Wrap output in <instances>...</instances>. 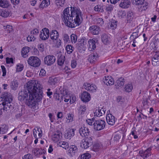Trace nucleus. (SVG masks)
I'll list each match as a JSON object with an SVG mask.
<instances>
[{"label":"nucleus","mask_w":159,"mask_h":159,"mask_svg":"<svg viewBox=\"0 0 159 159\" xmlns=\"http://www.w3.org/2000/svg\"><path fill=\"white\" fill-rule=\"evenodd\" d=\"M66 8L64 10L61 17L65 25L70 28H74L79 26L82 22L83 14L80 9L76 7Z\"/></svg>","instance_id":"obj_1"},{"label":"nucleus","mask_w":159,"mask_h":159,"mask_svg":"<svg viewBox=\"0 0 159 159\" xmlns=\"http://www.w3.org/2000/svg\"><path fill=\"white\" fill-rule=\"evenodd\" d=\"M42 86L39 82L37 80H30L25 85V89L21 91L19 93V100H22V98L28 97L29 95L38 96L37 98L40 100L43 97V92L42 90Z\"/></svg>","instance_id":"obj_2"},{"label":"nucleus","mask_w":159,"mask_h":159,"mask_svg":"<svg viewBox=\"0 0 159 159\" xmlns=\"http://www.w3.org/2000/svg\"><path fill=\"white\" fill-rule=\"evenodd\" d=\"M34 96H32V95H29L28 96V97L26 98H22V100H19L21 101H22L24 100H25L27 101V103L28 106L31 108H33L34 109H36V104L37 103V102L41 101L43 97H41L40 100H39L37 98L38 97V96H35L36 98L34 97Z\"/></svg>","instance_id":"obj_3"},{"label":"nucleus","mask_w":159,"mask_h":159,"mask_svg":"<svg viewBox=\"0 0 159 159\" xmlns=\"http://www.w3.org/2000/svg\"><path fill=\"white\" fill-rule=\"evenodd\" d=\"M131 2L134 5L138 6L140 12L145 11L148 7V4L145 0H131Z\"/></svg>","instance_id":"obj_4"},{"label":"nucleus","mask_w":159,"mask_h":159,"mask_svg":"<svg viewBox=\"0 0 159 159\" xmlns=\"http://www.w3.org/2000/svg\"><path fill=\"white\" fill-rule=\"evenodd\" d=\"M78 40L79 43L76 46L77 49L79 52H82L85 50L88 40L85 37H83Z\"/></svg>","instance_id":"obj_5"},{"label":"nucleus","mask_w":159,"mask_h":159,"mask_svg":"<svg viewBox=\"0 0 159 159\" xmlns=\"http://www.w3.org/2000/svg\"><path fill=\"white\" fill-rule=\"evenodd\" d=\"M94 129L99 131L103 129L105 127L106 122L104 120H98L95 121L93 124Z\"/></svg>","instance_id":"obj_6"},{"label":"nucleus","mask_w":159,"mask_h":159,"mask_svg":"<svg viewBox=\"0 0 159 159\" xmlns=\"http://www.w3.org/2000/svg\"><path fill=\"white\" fill-rule=\"evenodd\" d=\"M28 64L34 67L39 66L40 64L39 59L36 57L32 56L30 57L28 60Z\"/></svg>","instance_id":"obj_7"},{"label":"nucleus","mask_w":159,"mask_h":159,"mask_svg":"<svg viewBox=\"0 0 159 159\" xmlns=\"http://www.w3.org/2000/svg\"><path fill=\"white\" fill-rule=\"evenodd\" d=\"M12 98L10 93L7 92H4L1 95L0 98V104L4 102H12Z\"/></svg>","instance_id":"obj_8"},{"label":"nucleus","mask_w":159,"mask_h":159,"mask_svg":"<svg viewBox=\"0 0 159 159\" xmlns=\"http://www.w3.org/2000/svg\"><path fill=\"white\" fill-rule=\"evenodd\" d=\"M56 58L52 55H50L46 56L44 58V62L47 66L53 65L55 62Z\"/></svg>","instance_id":"obj_9"},{"label":"nucleus","mask_w":159,"mask_h":159,"mask_svg":"<svg viewBox=\"0 0 159 159\" xmlns=\"http://www.w3.org/2000/svg\"><path fill=\"white\" fill-rule=\"evenodd\" d=\"M11 102H4L2 104H0V106L2 107L4 111L10 112L14 108L13 105Z\"/></svg>","instance_id":"obj_10"},{"label":"nucleus","mask_w":159,"mask_h":159,"mask_svg":"<svg viewBox=\"0 0 159 159\" xmlns=\"http://www.w3.org/2000/svg\"><path fill=\"white\" fill-rule=\"evenodd\" d=\"M93 140L91 137H87L84 141L82 140L80 144L81 147L87 149L92 144Z\"/></svg>","instance_id":"obj_11"},{"label":"nucleus","mask_w":159,"mask_h":159,"mask_svg":"<svg viewBox=\"0 0 159 159\" xmlns=\"http://www.w3.org/2000/svg\"><path fill=\"white\" fill-rule=\"evenodd\" d=\"M49 34L48 29L46 28H44L41 31L39 35L40 38L43 40H46L49 37Z\"/></svg>","instance_id":"obj_12"},{"label":"nucleus","mask_w":159,"mask_h":159,"mask_svg":"<svg viewBox=\"0 0 159 159\" xmlns=\"http://www.w3.org/2000/svg\"><path fill=\"white\" fill-rule=\"evenodd\" d=\"M89 30L92 34L95 35L98 34L101 31L100 27L98 25H94L90 26Z\"/></svg>","instance_id":"obj_13"},{"label":"nucleus","mask_w":159,"mask_h":159,"mask_svg":"<svg viewBox=\"0 0 159 159\" xmlns=\"http://www.w3.org/2000/svg\"><path fill=\"white\" fill-rule=\"evenodd\" d=\"M152 150L151 148H149L145 150H142L139 152V155L143 159L147 158L150 155V152Z\"/></svg>","instance_id":"obj_14"},{"label":"nucleus","mask_w":159,"mask_h":159,"mask_svg":"<svg viewBox=\"0 0 159 159\" xmlns=\"http://www.w3.org/2000/svg\"><path fill=\"white\" fill-rule=\"evenodd\" d=\"M154 56L152 60V64L154 66L159 65V52H155L153 53Z\"/></svg>","instance_id":"obj_15"},{"label":"nucleus","mask_w":159,"mask_h":159,"mask_svg":"<svg viewBox=\"0 0 159 159\" xmlns=\"http://www.w3.org/2000/svg\"><path fill=\"white\" fill-rule=\"evenodd\" d=\"M78 152V148L75 145H71L70 146L68 150V155L70 157H72L75 156Z\"/></svg>","instance_id":"obj_16"},{"label":"nucleus","mask_w":159,"mask_h":159,"mask_svg":"<svg viewBox=\"0 0 159 159\" xmlns=\"http://www.w3.org/2000/svg\"><path fill=\"white\" fill-rule=\"evenodd\" d=\"M103 81L104 83L107 85H112L114 83V80L111 76H105Z\"/></svg>","instance_id":"obj_17"},{"label":"nucleus","mask_w":159,"mask_h":159,"mask_svg":"<svg viewBox=\"0 0 159 159\" xmlns=\"http://www.w3.org/2000/svg\"><path fill=\"white\" fill-rule=\"evenodd\" d=\"M79 133L83 137L88 136L89 135L90 132L89 129L86 127H81L79 129Z\"/></svg>","instance_id":"obj_18"},{"label":"nucleus","mask_w":159,"mask_h":159,"mask_svg":"<svg viewBox=\"0 0 159 159\" xmlns=\"http://www.w3.org/2000/svg\"><path fill=\"white\" fill-rule=\"evenodd\" d=\"M106 109L103 107L97 108L96 111L94 112V115L95 116L97 117H100L105 115V113Z\"/></svg>","instance_id":"obj_19"},{"label":"nucleus","mask_w":159,"mask_h":159,"mask_svg":"<svg viewBox=\"0 0 159 159\" xmlns=\"http://www.w3.org/2000/svg\"><path fill=\"white\" fill-rule=\"evenodd\" d=\"M81 100L83 102H88L90 100V95L88 92L84 91L81 94Z\"/></svg>","instance_id":"obj_20"},{"label":"nucleus","mask_w":159,"mask_h":159,"mask_svg":"<svg viewBox=\"0 0 159 159\" xmlns=\"http://www.w3.org/2000/svg\"><path fill=\"white\" fill-rule=\"evenodd\" d=\"M106 119L108 124L109 125H113L115 122V117L111 114L107 115Z\"/></svg>","instance_id":"obj_21"},{"label":"nucleus","mask_w":159,"mask_h":159,"mask_svg":"<svg viewBox=\"0 0 159 159\" xmlns=\"http://www.w3.org/2000/svg\"><path fill=\"white\" fill-rule=\"evenodd\" d=\"M101 39L102 42L105 44L109 43L111 41L110 36L106 33H102L101 35Z\"/></svg>","instance_id":"obj_22"},{"label":"nucleus","mask_w":159,"mask_h":159,"mask_svg":"<svg viewBox=\"0 0 159 159\" xmlns=\"http://www.w3.org/2000/svg\"><path fill=\"white\" fill-rule=\"evenodd\" d=\"M84 88L86 90L92 92L96 91L97 87L93 84H90L88 83H85L84 84Z\"/></svg>","instance_id":"obj_23"},{"label":"nucleus","mask_w":159,"mask_h":159,"mask_svg":"<svg viewBox=\"0 0 159 159\" xmlns=\"http://www.w3.org/2000/svg\"><path fill=\"white\" fill-rule=\"evenodd\" d=\"M62 134L58 131H55L52 136V140L55 142L59 141L61 137Z\"/></svg>","instance_id":"obj_24"},{"label":"nucleus","mask_w":159,"mask_h":159,"mask_svg":"<svg viewBox=\"0 0 159 159\" xmlns=\"http://www.w3.org/2000/svg\"><path fill=\"white\" fill-rule=\"evenodd\" d=\"M49 36L51 39L54 42L55 40H57L58 38V32L56 30H52L50 33Z\"/></svg>","instance_id":"obj_25"},{"label":"nucleus","mask_w":159,"mask_h":159,"mask_svg":"<svg viewBox=\"0 0 159 159\" xmlns=\"http://www.w3.org/2000/svg\"><path fill=\"white\" fill-rule=\"evenodd\" d=\"M98 57L97 53H93L89 55L88 60L90 63H94L98 59Z\"/></svg>","instance_id":"obj_26"},{"label":"nucleus","mask_w":159,"mask_h":159,"mask_svg":"<svg viewBox=\"0 0 159 159\" xmlns=\"http://www.w3.org/2000/svg\"><path fill=\"white\" fill-rule=\"evenodd\" d=\"M131 2L129 0H122L120 4V6L122 8H127L130 5Z\"/></svg>","instance_id":"obj_27"},{"label":"nucleus","mask_w":159,"mask_h":159,"mask_svg":"<svg viewBox=\"0 0 159 159\" xmlns=\"http://www.w3.org/2000/svg\"><path fill=\"white\" fill-rule=\"evenodd\" d=\"M88 43L89 44V50L91 51L93 50H94L96 48V42L93 39H90L88 41Z\"/></svg>","instance_id":"obj_28"},{"label":"nucleus","mask_w":159,"mask_h":159,"mask_svg":"<svg viewBox=\"0 0 159 159\" xmlns=\"http://www.w3.org/2000/svg\"><path fill=\"white\" fill-rule=\"evenodd\" d=\"M58 64L59 65L61 66L64 63L65 57L64 56L62 55V53L61 52H60L58 53Z\"/></svg>","instance_id":"obj_29"},{"label":"nucleus","mask_w":159,"mask_h":159,"mask_svg":"<svg viewBox=\"0 0 159 159\" xmlns=\"http://www.w3.org/2000/svg\"><path fill=\"white\" fill-rule=\"evenodd\" d=\"M75 130L74 129H70L65 134V138L66 139H70L75 135Z\"/></svg>","instance_id":"obj_30"},{"label":"nucleus","mask_w":159,"mask_h":159,"mask_svg":"<svg viewBox=\"0 0 159 159\" xmlns=\"http://www.w3.org/2000/svg\"><path fill=\"white\" fill-rule=\"evenodd\" d=\"M58 81V78L57 77L53 76L49 78L48 83L50 85H55L57 83Z\"/></svg>","instance_id":"obj_31"},{"label":"nucleus","mask_w":159,"mask_h":159,"mask_svg":"<svg viewBox=\"0 0 159 159\" xmlns=\"http://www.w3.org/2000/svg\"><path fill=\"white\" fill-rule=\"evenodd\" d=\"M135 17V15L133 12L131 11L128 12L127 16V20L129 23H130L133 20Z\"/></svg>","instance_id":"obj_32"},{"label":"nucleus","mask_w":159,"mask_h":159,"mask_svg":"<svg viewBox=\"0 0 159 159\" xmlns=\"http://www.w3.org/2000/svg\"><path fill=\"white\" fill-rule=\"evenodd\" d=\"M116 85L118 88L122 87L125 84L124 79L123 78H120L116 81Z\"/></svg>","instance_id":"obj_33"},{"label":"nucleus","mask_w":159,"mask_h":159,"mask_svg":"<svg viewBox=\"0 0 159 159\" xmlns=\"http://www.w3.org/2000/svg\"><path fill=\"white\" fill-rule=\"evenodd\" d=\"M30 51L29 48L25 47L23 48L21 51L22 56L24 58H26L28 56V53Z\"/></svg>","instance_id":"obj_34"},{"label":"nucleus","mask_w":159,"mask_h":159,"mask_svg":"<svg viewBox=\"0 0 159 159\" xmlns=\"http://www.w3.org/2000/svg\"><path fill=\"white\" fill-rule=\"evenodd\" d=\"M50 4L49 0H43L39 5V7L40 8L43 9L45 7H48Z\"/></svg>","instance_id":"obj_35"},{"label":"nucleus","mask_w":159,"mask_h":159,"mask_svg":"<svg viewBox=\"0 0 159 159\" xmlns=\"http://www.w3.org/2000/svg\"><path fill=\"white\" fill-rule=\"evenodd\" d=\"M8 129V127L5 124H3L0 125V134H4L6 132Z\"/></svg>","instance_id":"obj_36"},{"label":"nucleus","mask_w":159,"mask_h":159,"mask_svg":"<svg viewBox=\"0 0 159 159\" xmlns=\"http://www.w3.org/2000/svg\"><path fill=\"white\" fill-rule=\"evenodd\" d=\"M9 3L7 0H0V6L3 8L7 7Z\"/></svg>","instance_id":"obj_37"},{"label":"nucleus","mask_w":159,"mask_h":159,"mask_svg":"<svg viewBox=\"0 0 159 159\" xmlns=\"http://www.w3.org/2000/svg\"><path fill=\"white\" fill-rule=\"evenodd\" d=\"M67 122L68 123L72 122L74 119V115L72 113H69L67 114V116L66 118Z\"/></svg>","instance_id":"obj_38"},{"label":"nucleus","mask_w":159,"mask_h":159,"mask_svg":"<svg viewBox=\"0 0 159 159\" xmlns=\"http://www.w3.org/2000/svg\"><path fill=\"white\" fill-rule=\"evenodd\" d=\"M79 110V112L80 114H83L84 113L86 108L85 105H82L80 106L78 109Z\"/></svg>","instance_id":"obj_39"},{"label":"nucleus","mask_w":159,"mask_h":159,"mask_svg":"<svg viewBox=\"0 0 159 159\" xmlns=\"http://www.w3.org/2000/svg\"><path fill=\"white\" fill-rule=\"evenodd\" d=\"M9 13L8 11L2 9L0 10V16H1L4 17H7L9 16Z\"/></svg>","instance_id":"obj_40"},{"label":"nucleus","mask_w":159,"mask_h":159,"mask_svg":"<svg viewBox=\"0 0 159 159\" xmlns=\"http://www.w3.org/2000/svg\"><path fill=\"white\" fill-rule=\"evenodd\" d=\"M117 21L114 20H112L111 21L110 27L112 29H115L116 28L117 26Z\"/></svg>","instance_id":"obj_41"},{"label":"nucleus","mask_w":159,"mask_h":159,"mask_svg":"<svg viewBox=\"0 0 159 159\" xmlns=\"http://www.w3.org/2000/svg\"><path fill=\"white\" fill-rule=\"evenodd\" d=\"M19 83L17 80H14L11 83V86L12 89H15L16 88L18 87Z\"/></svg>","instance_id":"obj_42"},{"label":"nucleus","mask_w":159,"mask_h":159,"mask_svg":"<svg viewBox=\"0 0 159 159\" xmlns=\"http://www.w3.org/2000/svg\"><path fill=\"white\" fill-rule=\"evenodd\" d=\"M59 145L63 148L66 149L69 147V144L67 142L61 141L59 142Z\"/></svg>","instance_id":"obj_43"},{"label":"nucleus","mask_w":159,"mask_h":159,"mask_svg":"<svg viewBox=\"0 0 159 159\" xmlns=\"http://www.w3.org/2000/svg\"><path fill=\"white\" fill-rule=\"evenodd\" d=\"M74 48L71 45H68L66 47V50L68 54L71 53L74 50Z\"/></svg>","instance_id":"obj_44"},{"label":"nucleus","mask_w":159,"mask_h":159,"mask_svg":"<svg viewBox=\"0 0 159 159\" xmlns=\"http://www.w3.org/2000/svg\"><path fill=\"white\" fill-rule=\"evenodd\" d=\"M61 94V98L62 100H63V98L64 96L68 94L67 91L66 89L63 88L60 90Z\"/></svg>","instance_id":"obj_45"},{"label":"nucleus","mask_w":159,"mask_h":159,"mask_svg":"<svg viewBox=\"0 0 159 159\" xmlns=\"http://www.w3.org/2000/svg\"><path fill=\"white\" fill-rule=\"evenodd\" d=\"M133 87L131 84H128L125 85V90L128 92L131 91Z\"/></svg>","instance_id":"obj_46"},{"label":"nucleus","mask_w":159,"mask_h":159,"mask_svg":"<svg viewBox=\"0 0 159 159\" xmlns=\"http://www.w3.org/2000/svg\"><path fill=\"white\" fill-rule=\"evenodd\" d=\"M91 157V155L89 153H86L82 154L81 156V159H89Z\"/></svg>","instance_id":"obj_47"},{"label":"nucleus","mask_w":159,"mask_h":159,"mask_svg":"<svg viewBox=\"0 0 159 159\" xmlns=\"http://www.w3.org/2000/svg\"><path fill=\"white\" fill-rule=\"evenodd\" d=\"M102 147L101 144L99 143H96L93 145V149L95 151H97L99 149L101 148Z\"/></svg>","instance_id":"obj_48"},{"label":"nucleus","mask_w":159,"mask_h":159,"mask_svg":"<svg viewBox=\"0 0 159 159\" xmlns=\"http://www.w3.org/2000/svg\"><path fill=\"white\" fill-rule=\"evenodd\" d=\"M39 33V30L36 28L33 29L30 32V34L33 35L35 36V37L38 35Z\"/></svg>","instance_id":"obj_49"},{"label":"nucleus","mask_w":159,"mask_h":159,"mask_svg":"<svg viewBox=\"0 0 159 159\" xmlns=\"http://www.w3.org/2000/svg\"><path fill=\"white\" fill-rule=\"evenodd\" d=\"M70 38L72 43H75L77 39V36L75 34H72L70 35Z\"/></svg>","instance_id":"obj_50"},{"label":"nucleus","mask_w":159,"mask_h":159,"mask_svg":"<svg viewBox=\"0 0 159 159\" xmlns=\"http://www.w3.org/2000/svg\"><path fill=\"white\" fill-rule=\"evenodd\" d=\"M62 38L65 43L69 41V36L66 34H63Z\"/></svg>","instance_id":"obj_51"},{"label":"nucleus","mask_w":159,"mask_h":159,"mask_svg":"<svg viewBox=\"0 0 159 159\" xmlns=\"http://www.w3.org/2000/svg\"><path fill=\"white\" fill-rule=\"evenodd\" d=\"M96 23L99 25L102 26L104 24V21L102 19L99 18L97 19Z\"/></svg>","instance_id":"obj_52"},{"label":"nucleus","mask_w":159,"mask_h":159,"mask_svg":"<svg viewBox=\"0 0 159 159\" xmlns=\"http://www.w3.org/2000/svg\"><path fill=\"white\" fill-rule=\"evenodd\" d=\"M113 7L112 5H109L106 7V10L108 13L111 12L113 9Z\"/></svg>","instance_id":"obj_53"},{"label":"nucleus","mask_w":159,"mask_h":159,"mask_svg":"<svg viewBox=\"0 0 159 159\" xmlns=\"http://www.w3.org/2000/svg\"><path fill=\"white\" fill-rule=\"evenodd\" d=\"M96 120H94L93 118L91 119H88L87 120H86L87 123L90 125H92L94 122Z\"/></svg>","instance_id":"obj_54"},{"label":"nucleus","mask_w":159,"mask_h":159,"mask_svg":"<svg viewBox=\"0 0 159 159\" xmlns=\"http://www.w3.org/2000/svg\"><path fill=\"white\" fill-rule=\"evenodd\" d=\"M36 38L35 36L31 34V35L30 36H29L27 37V40L28 42H32L34 41L35 39Z\"/></svg>","instance_id":"obj_55"},{"label":"nucleus","mask_w":159,"mask_h":159,"mask_svg":"<svg viewBox=\"0 0 159 159\" xmlns=\"http://www.w3.org/2000/svg\"><path fill=\"white\" fill-rule=\"evenodd\" d=\"M55 1L57 5L60 6L63 5L65 3V0H55Z\"/></svg>","instance_id":"obj_56"},{"label":"nucleus","mask_w":159,"mask_h":159,"mask_svg":"<svg viewBox=\"0 0 159 159\" xmlns=\"http://www.w3.org/2000/svg\"><path fill=\"white\" fill-rule=\"evenodd\" d=\"M38 48L39 50L40 51L43 52L44 49V45L43 43H40L38 46Z\"/></svg>","instance_id":"obj_57"},{"label":"nucleus","mask_w":159,"mask_h":159,"mask_svg":"<svg viewBox=\"0 0 159 159\" xmlns=\"http://www.w3.org/2000/svg\"><path fill=\"white\" fill-rule=\"evenodd\" d=\"M23 65L18 64L17 65L16 70L17 71L19 72L22 71L23 69Z\"/></svg>","instance_id":"obj_58"},{"label":"nucleus","mask_w":159,"mask_h":159,"mask_svg":"<svg viewBox=\"0 0 159 159\" xmlns=\"http://www.w3.org/2000/svg\"><path fill=\"white\" fill-rule=\"evenodd\" d=\"M6 62L7 64H9L10 63H13V60L12 58H9L7 57L6 58Z\"/></svg>","instance_id":"obj_59"},{"label":"nucleus","mask_w":159,"mask_h":159,"mask_svg":"<svg viewBox=\"0 0 159 159\" xmlns=\"http://www.w3.org/2000/svg\"><path fill=\"white\" fill-rule=\"evenodd\" d=\"M5 29L7 31H8L9 33L11 32L12 30V27L10 25H7L6 26Z\"/></svg>","instance_id":"obj_60"},{"label":"nucleus","mask_w":159,"mask_h":159,"mask_svg":"<svg viewBox=\"0 0 159 159\" xmlns=\"http://www.w3.org/2000/svg\"><path fill=\"white\" fill-rule=\"evenodd\" d=\"M1 67L3 73L2 76H5L6 75V68H5V66H1Z\"/></svg>","instance_id":"obj_61"},{"label":"nucleus","mask_w":159,"mask_h":159,"mask_svg":"<svg viewBox=\"0 0 159 159\" xmlns=\"http://www.w3.org/2000/svg\"><path fill=\"white\" fill-rule=\"evenodd\" d=\"M138 37V35L137 32H134L132 33L131 36L130 38H131L136 39Z\"/></svg>","instance_id":"obj_62"},{"label":"nucleus","mask_w":159,"mask_h":159,"mask_svg":"<svg viewBox=\"0 0 159 159\" xmlns=\"http://www.w3.org/2000/svg\"><path fill=\"white\" fill-rule=\"evenodd\" d=\"M77 65V63L75 60H73L71 61V66L72 68H75Z\"/></svg>","instance_id":"obj_63"},{"label":"nucleus","mask_w":159,"mask_h":159,"mask_svg":"<svg viewBox=\"0 0 159 159\" xmlns=\"http://www.w3.org/2000/svg\"><path fill=\"white\" fill-rule=\"evenodd\" d=\"M46 72L45 70L43 69H41L39 73L40 76H44L45 75Z\"/></svg>","instance_id":"obj_64"}]
</instances>
